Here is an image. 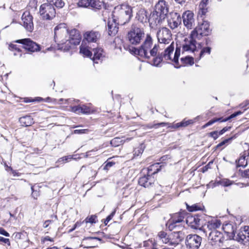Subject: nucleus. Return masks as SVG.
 Listing matches in <instances>:
<instances>
[{"label": "nucleus", "mask_w": 249, "mask_h": 249, "mask_svg": "<svg viewBox=\"0 0 249 249\" xmlns=\"http://www.w3.org/2000/svg\"><path fill=\"white\" fill-rule=\"evenodd\" d=\"M153 43L151 37L147 35L145 41L139 48H133L134 53L141 57L147 59L149 63L152 65L159 67L162 61L163 58L165 60H171L177 65L178 64V57L180 55V49L177 48L174 55L172 58L171 54L174 50V42H172L170 45L165 50L163 54L158 53V46L155 44L152 49Z\"/></svg>", "instance_id": "obj_1"}, {"label": "nucleus", "mask_w": 249, "mask_h": 249, "mask_svg": "<svg viewBox=\"0 0 249 249\" xmlns=\"http://www.w3.org/2000/svg\"><path fill=\"white\" fill-rule=\"evenodd\" d=\"M79 32L75 29L72 30L69 33V39H61L60 41L59 49L67 51L73 47L78 45L80 42Z\"/></svg>", "instance_id": "obj_2"}, {"label": "nucleus", "mask_w": 249, "mask_h": 249, "mask_svg": "<svg viewBox=\"0 0 249 249\" xmlns=\"http://www.w3.org/2000/svg\"><path fill=\"white\" fill-rule=\"evenodd\" d=\"M209 231V240L212 245H216L218 241V219L216 217H210L207 223Z\"/></svg>", "instance_id": "obj_3"}, {"label": "nucleus", "mask_w": 249, "mask_h": 249, "mask_svg": "<svg viewBox=\"0 0 249 249\" xmlns=\"http://www.w3.org/2000/svg\"><path fill=\"white\" fill-rule=\"evenodd\" d=\"M211 32L210 25L207 21H202L193 30L190 37L193 39L200 40L202 37L209 36Z\"/></svg>", "instance_id": "obj_4"}, {"label": "nucleus", "mask_w": 249, "mask_h": 249, "mask_svg": "<svg viewBox=\"0 0 249 249\" xmlns=\"http://www.w3.org/2000/svg\"><path fill=\"white\" fill-rule=\"evenodd\" d=\"M144 36V33L139 28L134 27L128 32L127 38L130 43L133 45L139 43Z\"/></svg>", "instance_id": "obj_5"}, {"label": "nucleus", "mask_w": 249, "mask_h": 249, "mask_svg": "<svg viewBox=\"0 0 249 249\" xmlns=\"http://www.w3.org/2000/svg\"><path fill=\"white\" fill-rule=\"evenodd\" d=\"M202 238L196 234L188 235L185 239V244L189 249H198L201 245Z\"/></svg>", "instance_id": "obj_6"}, {"label": "nucleus", "mask_w": 249, "mask_h": 249, "mask_svg": "<svg viewBox=\"0 0 249 249\" xmlns=\"http://www.w3.org/2000/svg\"><path fill=\"white\" fill-rule=\"evenodd\" d=\"M118 18L119 17H109L108 18V34L110 36L115 35L117 33L119 25H123L125 23V22H117L119 19Z\"/></svg>", "instance_id": "obj_7"}, {"label": "nucleus", "mask_w": 249, "mask_h": 249, "mask_svg": "<svg viewBox=\"0 0 249 249\" xmlns=\"http://www.w3.org/2000/svg\"><path fill=\"white\" fill-rule=\"evenodd\" d=\"M157 37L160 44H169L172 41L171 31L167 28H162L158 32Z\"/></svg>", "instance_id": "obj_8"}, {"label": "nucleus", "mask_w": 249, "mask_h": 249, "mask_svg": "<svg viewBox=\"0 0 249 249\" xmlns=\"http://www.w3.org/2000/svg\"><path fill=\"white\" fill-rule=\"evenodd\" d=\"M16 42L23 44L25 50L31 52H37L40 50L39 45L30 38L18 39L16 40Z\"/></svg>", "instance_id": "obj_9"}, {"label": "nucleus", "mask_w": 249, "mask_h": 249, "mask_svg": "<svg viewBox=\"0 0 249 249\" xmlns=\"http://www.w3.org/2000/svg\"><path fill=\"white\" fill-rule=\"evenodd\" d=\"M168 13V6L164 0H161L156 4L150 16H167Z\"/></svg>", "instance_id": "obj_10"}, {"label": "nucleus", "mask_w": 249, "mask_h": 249, "mask_svg": "<svg viewBox=\"0 0 249 249\" xmlns=\"http://www.w3.org/2000/svg\"><path fill=\"white\" fill-rule=\"evenodd\" d=\"M113 14L121 16H133V7L127 3H123L114 7L112 15Z\"/></svg>", "instance_id": "obj_11"}, {"label": "nucleus", "mask_w": 249, "mask_h": 249, "mask_svg": "<svg viewBox=\"0 0 249 249\" xmlns=\"http://www.w3.org/2000/svg\"><path fill=\"white\" fill-rule=\"evenodd\" d=\"M222 229L226 234V237H224L223 240H228L234 237L236 226L232 223H225L223 224Z\"/></svg>", "instance_id": "obj_12"}, {"label": "nucleus", "mask_w": 249, "mask_h": 249, "mask_svg": "<svg viewBox=\"0 0 249 249\" xmlns=\"http://www.w3.org/2000/svg\"><path fill=\"white\" fill-rule=\"evenodd\" d=\"M54 39H57L59 41L60 39H64L63 37H67L68 35V30L66 28V24L61 23L56 26L54 29Z\"/></svg>", "instance_id": "obj_13"}, {"label": "nucleus", "mask_w": 249, "mask_h": 249, "mask_svg": "<svg viewBox=\"0 0 249 249\" xmlns=\"http://www.w3.org/2000/svg\"><path fill=\"white\" fill-rule=\"evenodd\" d=\"M184 214L183 213H176L174 214L169 222L168 228L170 230H173L176 227L180 225L179 224L183 221Z\"/></svg>", "instance_id": "obj_14"}, {"label": "nucleus", "mask_w": 249, "mask_h": 249, "mask_svg": "<svg viewBox=\"0 0 249 249\" xmlns=\"http://www.w3.org/2000/svg\"><path fill=\"white\" fill-rule=\"evenodd\" d=\"M201 219L197 215H188L186 218V224L191 228L195 229H200Z\"/></svg>", "instance_id": "obj_15"}, {"label": "nucleus", "mask_w": 249, "mask_h": 249, "mask_svg": "<svg viewBox=\"0 0 249 249\" xmlns=\"http://www.w3.org/2000/svg\"><path fill=\"white\" fill-rule=\"evenodd\" d=\"M39 13L41 16H55L56 14L55 8L50 3L42 4L40 7Z\"/></svg>", "instance_id": "obj_16"}, {"label": "nucleus", "mask_w": 249, "mask_h": 249, "mask_svg": "<svg viewBox=\"0 0 249 249\" xmlns=\"http://www.w3.org/2000/svg\"><path fill=\"white\" fill-rule=\"evenodd\" d=\"M142 172L143 175L140 178L139 184L144 187H148L154 183L155 181L154 178L150 176V174H145L144 169H143Z\"/></svg>", "instance_id": "obj_17"}, {"label": "nucleus", "mask_w": 249, "mask_h": 249, "mask_svg": "<svg viewBox=\"0 0 249 249\" xmlns=\"http://www.w3.org/2000/svg\"><path fill=\"white\" fill-rule=\"evenodd\" d=\"M100 36V34L98 32L94 31H88L84 35V39L89 43H94L97 45Z\"/></svg>", "instance_id": "obj_18"}, {"label": "nucleus", "mask_w": 249, "mask_h": 249, "mask_svg": "<svg viewBox=\"0 0 249 249\" xmlns=\"http://www.w3.org/2000/svg\"><path fill=\"white\" fill-rule=\"evenodd\" d=\"M190 37V39H185L184 43L182 45V50L183 52H187L192 53L196 49V40L197 39H193Z\"/></svg>", "instance_id": "obj_19"}, {"label": "nucleus", "mask_w": 249, "mask_h": 249, "mask_svg": "<svg viewBox=\"0 0 249 249\" xmlns=\"http://www.w3.org/2000/svg\"><path fill=\"white\" fill-rule=\"evenodd\" d=\"M21 24L29 32H32L34 29L33 17H21Z\"/></svg>", "instance_id": "obj_20"}, {"label": "nucleus", "mask_w": 249, "mask_h": 249, "mask_svg": "<svg viewBox=\"0 0 249 249\" xmlns=\"http://www.w3.org/2000/svg\"><path fill=\"white\" fill-rule=\"evenodd\" d=\"M182 233L180 231L173 232L169 235L170 245L178 244L182 240Z\"/></svg>", "instance_id": "obj_21"}, {"label": "nucleus", "mask_w": 249, "mask_h": 249, "mask_svg": "<svg viewBox=\"0 0 249 249\" xmlns=\"http://www.w3.org/2000/svg\"><path fill=\"white\" fill-rule=\"evenodd\" d=\"M89 7L94 10L101 9L103 7H104L105 9L108 10L110 7L108 5L99 0H90Z\"/></svg>", "instance_id": "obj_22"}, {"label": "nucleus", "mask_w": 249, "mask_h": 249, "mask_svg": "<svg viewBox=\"0 0 249 249\" xmlns=\"http://www.w3.org/2000/svg\"><path fill=\"white\" fill-rule=\"evenodd\" d=\"M148 20L149 25L152 28H156L161 22V17H146L145 22Z\"/></svg>", "instance_id": "obj_23"}, {"label": "nucleus", "mask_w": 249, "mask_h": 249, "mask_svg": "<svg viewBox=\"0 0 249 249\" xmlns=\"http://www.w3.org/2000/svg\"><path fill=\"white\" fill-rule=\"evenodd\" d=\"M210 0H202L198 6V16H204L208 12L207 5Z\"/></svg>", "instance_id": "obj_24"}, {"label": "nucleus", "mask_w": 249, "mask_h": 249, "mask_svg": "<svg viewBox=\"0 0 249 249\" xmlns=\"http://www.w3.org/2000/svg\"><path fill=\"white\" fill-rule=\"evenodd\" d=\"M184 25L187 29H192L195 25L196 19L194 17H182Z\"/></svg>", "instance_id": "obj_25"}, {"label": "nucleus", "mask_w": 249, "mask_h": 249, "mask_svg": "<svg viewBox=\"0 0 249 249\" xmlns=\"http://www.w3.org/2000/svg\"><path fill=\"white\" fill-rule=\"evenodd\" d=\"M161 167L160 163H155L150 165L147 169L144 170L146 174H150L152 176L160 170Z\"/></svg>", "instance_id": "obj_26"}, {"label": "nucleus", "mask_w": 249, "mask_h": 249, "mask_svg": "<svg viewBox=\"0 0 249 249\" xmlns=\"http://www.w3.org/2000/svg\"><path fill=\"white\" fill-rule=\"evenodd\" d=\"M199 117V116H197L194 118V119H189L186 120L184 119L182 122L180 123H178L174 124L173 126V128H177L179 127H186L189 124H193L195 123L197 119Z\"/></svg>", "instance_id": "obj_27"}, {"label": "nucleus", "mask_w": 249, "mask_h": 249, "mask_svg": "<svg viewBox=\"0 0 249 249\" xmlns=\"http://www.w3.org/2000/svg\"><path fill=\"white\" fill-rule=\"evenodd\" d=\"M19 121L21 125L24 126H30L34 123L33 119L30 116H25L20 117Z\"/></svg>", "instance_id": "obj_28"}, {"label": "nucleus", "mask_w": 249, "mask_h": 249, "mask_svg": "<svg viewBox=\"0 0 249 249\" xmlns=\"http://www.w3.org/2000/svg\"><path fill=\"white\" fill-rule=\"evenodd\" d=\"M181 17H174L168 20L169 24L172 29H175L181 24Z\"/></svg>", "instance_id": "obj_29"}, {"label": "nucleus", "mask_w": 249, "mask_h": 249, "mask_svg": "<svg viewBox=\"0 0 249 249\" xmlns=\"http://www.w3.org/2000/svg\"><path fill=\"white\" fill-rule=\"evenodd\" d=\"M94 52L93 57L91 58L94 63H97V60H100L103 56V49L101 48L92 49Z\"/></svg>", "instance_id": "obj_30"}, {"label": "nucleus", "mask_w": 249, "mask_h": 249, "mask_svg": "<svg viewBox=\"0 0 249 249\" xmlns=\"http://www.w3.org/2000/svg\"><path fill=\"white\" fill-rule=\"evenodd\" d=\"M90 49H92L89 45L86 46L82 44L80 46V53L84 56L91 58L92 53L90 51Z\"/></svg>", "instance_id": "obj_31"}, {"label": "nucleus", "mask_w": 249, "mask_h": 249, "mask_svg": "<svg viewBox=\"0 0 249 249\" xmlns=\"http://www.w3.org/2000/svg\"><path fill=\"white\" fill-rule=\"evenodd\" d=\"M246 236H247L246 235ZM231 239H233L238 242H240L242 244H245L247 242L249 241V240L247 239V238L246 237V235H244V234L240 231L238 233L237 235H235V234H234V237L232 238Z\"/></svg>", "instance_id": "obj_32"}, {"label": "nucleus", "mask_w": 249, "mask_h": 249, "mask_svg": "<svg viewBox=\"0 0 249 249\" xmlns=\"http://www.w3.org/2000/svg\"><path fill=\"white\" fill-rule=\"evenodd\" d=\"M136 16H146V12L142 7L140 6H136L133 7V15Z\"/></svg>", "instance_id": "obj_33"}, {"label": "nucleus", "mask_w": 249, "mask_h": 249, "mask_svg": "<svg viewBox=\"0 0 249 249\" xmlns=\"http://www.w3.org/2000/svg\"><path fill=\"white\" fill-rule=\"evenodd\" d=\"M246 152H245L239 158L237 162V167H245L247 165V160L246 159Z\"/></svg>", "instance_id": "obj_34"}, {"label": "nucleus", "mask_w": 249, "mask_h": 249, "mask_svg": "<svg viewBox=\"0 0 249 249\" xmlns=\"http://www.w3.org/2000/svg\"><path fill=\"white\" fill-rule=\"evenodd\" d=\"M187 210L190 212H194L197 211L203 210L204 206L201 204H195L192 206L186 204Z\"/></svg>", "instance_id": "obj_35"}, {"label": "nucleus", "mask_w": 249, "mask_h": 249, "mask_svg": "<svg viewBox=\"0 0 249 249\" xmlns=\"http://www.w3.org/2000/svg\"><path fill=\"white\" fill-rule=\"evenodd\" d=\"M158 236L163 243L165 244H169L170 245L169 235H167L165 232L163 231H160L158 234Z\"/></svg>", "instance_id": "obj_36"}, {"label": "nucleus", "mask_w": 249, "mask_h": 249, "mask_svg": "<svg viewBox=\"0 0 249 249\" xmlns=\"http://www.w3.org/2000/svg\"><path fill=\"white\" fill-rule=\"evenodd\" d=\"M80 113L90 114L93 112L92 109L89 107L85 105H80Z\"/></svg>", "instance_id": "obj_37"}, {"label": "nucleus", "mask_w": 249, "mask_h": 249, "mask_svg": "<svg viewBox=\"0 0 249 249\" xmlns=\"http://www.w3.org/2000/svg\"><path fill=\"white\" fill-rule=\"evenodd\" d=\"M123 190L124 195L127 196L135 191V188L129 185L124 187Z\"/></svg>", "instance_id": "obj_38"}, {"label": "nucleus", "mask_w": 249, "mask_h": 249, "mask_svg": "<svg viewBox=\"0 0 249 249\" xmlns=\"http://www.w3.org/2000/svg\"><path fill=\"white\" fill-rule=\"evenodd\" d=\"M113 43L115 44V47L117 49H119L120 50H122V47L123 46L125 49V47L124 45L123 40L119 37H115Z\"/></svg>", "instance_id": "obj_39"}, {"label": "nucleus", "mask_w": 249, "mask_h": 249, "mask_svg": "<svg viewBox=\"0 0 249 249\" xmlns=\"http://www.w3.org/2000/svg\"><path fill=\"white\" fill-rule=\"evenodd\" d=\"M180 61L182 65H192L194 63V59L192 57L186 56L182 57L180 59Z\"/></svg>", "instance_id": "obj_40"}, {"label": "nucleus", "mask_w": 249, "mask_h": 249, "mask_svg": "<svg viewBox=\"0 0 249 249\" xmlns=\"http://www.w3.org/2000/svg\"><path fill=\"white\" fill-rule=\"evenodd\" d=\"M144 145L143 144H141L138 147L135 148L133 152L135 157H138L141 155L143 152L144 149Z\"/></svg>", "instance_id": "obj_41"}, {"label": "nucleus", "mask_w": 249, "mask_h": 249, "mask_svg": "<svg viewBox=\"0 0 249 249\" xmlns=\"http://www.w3.org/2000/svg\"><path fill=\"white\" fill-rule=\"evenodd\" d=\"M52 5H54L56 7L62 8L64 6L65 3L62 0H47Z\"/></svg>", "instance_id": "obj_42"}, {"label": "nucleus", "mask_w": 249, "mask_h": 249, "mask_svg": "<svg viewBox=\"0 0 249 249\" xmlns=\"http://www.w3.org/2000/svg\"><path fill=\"white\" fill-rule=\"evenodd\" d=\"M90 0H80L77 5L79 7H89Z\"/></svg>", "instance_id": "obj_43"}, {"label": "nucleus", "mask_w": 249, "mask_h": 249, "mask_svg": "<svg viewBox=\"0 0 249 249\" xmlns=\"http://www.w3.org/2000/svg\"><path fill=\"white\" fill-rule=\"evenodd\" d=\"M211 48L209 46L203 48L199 53V59L206 54H209L211 53Z\"/></svg>", "instance_id": "obj_44"}, {"label": "nucleus", "mask_w": 249, "mask_h": 249, "mask_svg": "<svg viewBox=\"0 0 249 249\" xmlns=\"http://www.w3.org/2000/svg\"><path fill=\"white\" fill-rule=\"evenodd\" d=\"M242 113L243 112L242 111H237L236 112H235V113L232 114L228 118H227V119H226L225 120H222L221 118H219V122H225V121H228V120H229L230 119L234 118V117H236L238 115H241Z\"/></svg>", "instance_id": "obj_45"}, {"label": "nucleus", "mask_w": 249, "mask_h": 249, "mask_svg": "<svg viewBox=\"0 0 249 249\" xmlns=\"http://www.w3.org/2000/svg\"><path fill=\"white\" fill-rule=\"evenodd\" d=\"M232 184V182L228 179H223L222 180H219V184L222 185L224 186H228Z\"/></svg>", "instance_id": "obj_46"}, {"label": "nucleus", "mask_w": 249, "mask_h": 249, "mask_svg": "<svg viewBox=\"0 0 249 249\" xmlns=\"http://www.w3.org/2000/svg\"><path fill=\"white\" fill-rule=\"evenodd\" d=\"M240 231L244 234V235H247L246 236L248 240H249V227L245 226L243 228H241Z\"/></svg>", "instance_id": "obj_47"}, {"label": "nucleus", "mask_w": 249, "mask_h": 249, "mask_svg": "<svg viewBox=\"0 0 249 249\" xmlns=\"http://www.w3.org/2000/svg\"><path fill=\"white\" fill-rule=\"evenodd\" d=\"M120 142H121V141L119 138H115L110 142L111 144L113 146H117L119 145Z\"/></svg>", "instance_id": "obj_48"}, {"label": "nucleus", "mask_w": 249, "mask_h": 249, "mask_svg": "<svg viewBox=\"0 0 249 249\" xmlns=\"http://www.w3.org/2000/svg\"><path fill=\"white\" fill-rule=\"evenodd\" d=\"M232 139V137H230L225 139L224 140L219 143V147L223 146L224 145L229 144L231 142Z\"/></svg>", "instance_id": "obj_49"}, {"label": "nucleus", "mask_w": 249, "mask_h": 249, "mask_svg": "<svg viewBox=\"0 0 249 249\" xmlns=\"http://www.w3.org/2000/svg\"><path fill=\"white\" fill-rule=\"evenodd\" d=\"M96 218V216L91 215L89 217H87L86 219V221L87 223H95L96 222V221H95Z\"/></svg>", "instance_id": "obj_50"}, {"label": "nucleus", "mask_w": 249, "mask_h": 249, "mask_svg": "<svg viewBox=\"0 0 249 249\" xmlns=\"http://www.w3.org/2000/svg\"><path fill=\"white\" fill-rule=\"evenodd\" d=\"M71 159H72V158L71 156H65V157H63L62 158H59L58 160L57 161L58 162H66L68 161L69 160H71Z\"/></svg>", "instance_id": "obj_51"}, {"label": "nucleus", "mask_w": 249, "mask_h": 249, "mask_svg": "<svg viewBox=\"0 0 249 249\" xmlns=\"http://www.w3.org/2000/svg\"><path fill=\"white\" fill-rule=\"evenodd\" d=\"M239 172L243 177L249 178V170H241L240 169Z\"/></svg>", "instance_id": "obj_52"}, {"label": "nucleus", "mask_w": 249, "mask_h": 249, "mask_svg": "<svg viewBox=\"0 0 249 249\" xmlns=\"http://www.w3.org/2000/svg\"><path fill=\"white\" fill-rule=\"evenodd\" d=\"M143 244V246L144 247H146V248L151 247L153 246V243L152 240H148L147 241H144Z\"/></svg>", "instance_id": "obj_53"}, {"label": "nucleus", "mask_w": 249, "mask_h": 249, "mask_svg": "<svg viewBox=\"0 0 249 249\" xmlns=\"http://www.w3.org/2000/svg\"><path fill=\"white\" fill-rule=\"evenodd\" d=\"M89 132L88 129H76L74 130V134H83V133H87Z\"/></svg>", "instance_id": "obj_54"}, {"label": "nucleus", "mask_w": 249, "mask_h": 249, "mask_svg": "<svg viewBox=\"0 0 249 249\" xmlns=\"http://www.w3.org/2000/svg\"><path fill=\"white\" fill-rule=\"evenodd\" d=\"M9 49L13 51V50H16L18 52H20V49L18 48L16 45L11 44L9 46Z\"/></svg>", "instance_id": "obj_55"}, {"label": "nucleus", "mask_w": 249, "mask_h": 249, "mask_svg": "<svg viewBox=\"0 0 249 249\" xmlns=\"http://www.w3.org/2000/svg\"><path fill=\"white\" fill-rule=\"evenodd\" d=\"M79 109H80V105L77 106H73L71 107V111L74 113H77V114L80 113Z\"/></svg>", "instance_id": "obj_56"}, {"label": "nucleus", "mask_w": 249, "mask_h": 249, "mask_svg": "<svg viewBox=\"0 0 249 249\" xmlns=\"http://www.w3.org/2000/svg\"><path fill=\"white\" fill-rule=\"evenodd\" d=\"M218 121V119H213V120H211L209 122H208L207 123H206V124H205L203 126H202V128H206V127L208 126H210L211 125H212V124H213L214 123L217 122Z\"/></svg>", "instance_id": "obj_57"}, {"label": "nucleus", "mask_w": 249, "mask_h": 249, "mask_svg": "<svg viewBox=\"0 0 249 249\" xmlns=\"http://www.w3.org/2000/svg\"><path fill=\"white\" fill-rule=\"evenodd\" d=\"M31 189L32 191V196L34 197V199H36L37 198V197L39 196L38 192L36 191H35L34 190V188L33 186H32L31 187Z\"/></svg>", "instance_id": "obj_58"}, {"label": "nucleus", "mask_w": 249, "mask_h": 249, "mask_svg": "<svg viewBox=\"0 0 249 249\" xmlns=\"http://www.w3.org/2000/svg\"><path fill=\"white\" fill-rule=\"evenodd\" d=\"M0 234H2L6 237H9L10 234L8 232H7L4 229L2 228H0Z\"/></svg>", "instance_id": "obj_59"}, {"label": "nucleus", "mask_w": 249, "mask_h": 249, "mask_svg": "<svg viewBox=\"0 0 249 249\" xmlns=\"http://www.w3.org/2000/svg\"><path fill=\"white\" fill-rule=\"evenodd\" d=\"M53 19V17H50V16H48V17H42V24H43V25H45V20H52Z\"/></svg>", "instance_id": "obj_60"}, {"label": "nucleus", "mask_w": 249, "mask_h": 249, "mask_svg": "<svg viewBox=\"0 0 249 249\" xmlns=\"http://www.w3.org/2000/svg\"><path fill=\"white\" fill-rule=\"evenodd\" d=\"M0 241L2 242L5 244H7L9 246L10 245V243L9 239L4 238L0 236Z\"/></svg>", "instance_id": "obj_61"}, {"label": "nucleus", "mask_w": 249, "mask_h": 249, "mask_svg": "<svg viewBox=\"0 0 249 249\" xmlns=\"http://www.w3.org/2000/svg\"><path fill=\"white\" fill-rule=\"evenodd\" d=\"M231 126H226L224 127L220 131H219V135H222L224 134L227 131L230 130L231 129Z\"/></svg>", "instance_id": "obj_62"}, {"label": "nucleus", "mask_w": 249, "mask_h": 249, "mask_svg": "<svg viewBox=\"0 0 249 249\" xmlns=\"http://www.w3.org/2000/svg\"><path fill=\"white\" fill-rule=\"evenodd\" d=\"M172 247V249H182V246L180 244H175V245H170Z\"/></svg>", "instance_id": "obj_63"}, {"label": "nucleus", "mask_w": 249, "mask_h": 249, "mask_svg": "<svg viewBox=\"0 0 249 249\" xmlns=\"http://www.w3.org/2000/svg\"><path fill=\"white\" fill-rule=\"evenodd\" d=\"M114 164V163H113L112 162H108L106 164V165L104 166V169L105 170H108V168H110V167H111Z\"/></svg>", "instance_id": "obj_64"}]
</instances>
